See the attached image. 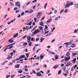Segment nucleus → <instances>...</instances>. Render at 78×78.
Segmentation results:
<instances>
[{
  "label": "nucleus",
  "instance_id": "nucleus-31",
  "mask_svg": "<svg viewBox=\"0 0 78 78\" xmlns=\"http://www.w3.org/2000/svg\"><path fill=\"white\" fill-rule=\"evenodd\" d=\"M44 58V56L42 55H41L40 56V59H42V58Z\"/></svg>",
  "mask_w": 78,
  "mask_h": 78
},
{
  "label": "nucleus",
  "instance_id": "nucleus-2",
  "mask_svg": "<svg viewBox=\"0 0 78 78\" xmlns=\"http://www.w3.org/2000/svg\"><path fill=\"white\" fill-rule=\"evenodd\" d=\"M15 5L16 6L19 7L20 8V3L19 2H16L15 3Z\"/></svg>",
  "mask_w": 78,
  "mask_h": 78
},
{
  "label": "nucleus",
  "instance_id": "nucleus-16",
  "mask_svg": "<svg viewBox=\"0 0 78 78\" xmlns=\"http://www.w3.org/2000/svg\"><path fill=\"white\" fill-rule=\"evenodd\" d=\"M12 58V57L11 56H9L7 58V59H11Z\"/></svg>",
  "mask_w": 78,
  "mask_h": 78
},
{
  "label": "nucleus",
  "instance_id": "nucleus-21",
  "mask_svg": "<svg viewBox=\"0 0 78 78\" xmlns=\"http://www.w3.org/2000/svg\"><path fill=\"white\" fill-rule=\"evenodd\" d=\"M30 11V12H29V14H30V13H32L34 11L32 9H30L29 10Z\"/></svg>",
  "mask_w": 78,
  "mask_h": 78
},
{
  "label": "nucleus",
  "instance_id": "nucleus-60",
  "mask_svg": "<svg viewBox=\"0 0 78 78\" xmlns=\"http://www.w3.org/2000/svg\"><path fill=\"white\" fill-rule=\"evenodd\" d=\"M36 20H37V18L36 17H35L34 18V21L35 22H36Z\"/></svg>",
  "mask_w": 78,
  "mask_h": 78
},
{
  "label": "nucleus",
  "instance_id": "nucleus-20",
  "mask_svg": "<svg viewBox=\"0 0 78 78\" xmlns=\"http://www.w3.org/2000/svg\"><path fill=\"white\" fill-rule=\"evenodd\" d=\"M26 8V5H23L22 7V9H25V8Z\"/></svg>",
  "mask_w": 78,
  "mask_h": 78
},
{
  "label": "nucleus",
  "instance_id": "nucleus-4",
  "mask_svg": "<svg viewBox=\"0 0 78 78\" xmlns=\"http://www.w3.org/2000/svg\"><path fill=\"white\" fill-rule=\"evenodd\" d=\"M70 6V2H67L65 6V8L66 9L68 8H69Z\"/></svg>",
  "mask_w": 78,
  "mask_h": 78
},
{
  "label": "nucleus",
  "instance_id": "nucleus-15",
  "mask_svg": "<svg viewBox=\"0 0 78 78\" xmlns=\"http://www.w3.org/2000/svg\"><path fill=\"white\" fill-rule=\"evenodd\" d=\"M64 11V9H63L60 11V14H61Z\"/></svg>",
  "mask_w": 78,
  "mask_h": 78
},
{
  "label": "nucleus",
  "instance_id": "nucleus-63",
  "mask_svg": "<svg viewBox=\"0 0 78 78\" xmlns=\"http://www.w3.org/2000/svg\"><path fill=\"white\" fill-rule=\"evenodd\" d=\"M50 72V70H48V71L47 72V74H48Z\"/></svg>",
  "mask_w": 78,
  "mask_h": 78
},
{
  "label": "nucleus",
  "instance_id": "nucleus-19",
  "mask_svg": "<svg viewBox=\"0 0 78 78\" xmlns=\"http://www.w3.org/2000/svg\"><path fill=\"white\" fill-rule=\"evenodd\" d=\"M8 41L10 43H12V42H13V41L12 40L10 39L8 40Z\"/></svg>",
  "mask_w": 78,
  "mask_h": 78
},
{
  "label": "nucleus",
  "instance_id": "nucleus-58",
  "mask_svg": "<svg viewBox=\"0 0 78 78\" xmlns=\"http://www.w3.org/2000/svg\"><path fill=\"white\" fill-rule=\"evenodd\" d=\"M15 76V74H13L11 77V78H14V76Z\"/></svg>",
  "mask_w": 78,
  "mask_h": 78
},
{
  "label": "nucleus",
  "instance_id": "nucleus-61",
  "mask_svg": "<svg viewBox=\"0 0 78 78\" xmlns=\"http://www.w3.org/2000/svg\"><path fill=\"white\" fill-rule=\"evenodd\" d=\"M12 63L11 62H10L9 64V66H12Z\"/></svg>",
  "mask_w": 78,
  "mask_h": 78
},
{
  "label": "nucleus",
  "instance_id": "nucleus-29",
  "mask_svg": "<svg viewBox=\"0 0 78 78\" xmlns=\"http://www.w3.org/2000/svg\"><path fill=\"white\" fill-rule=\"evenodd\" d=\"M65 13H67L68 12V11L67 10V9H66L64 11Z\"/></svg>",
  "mask_w": 78,
  "mask_h": 78
},
{
  "label": "nucleus",
  "instance_id": "nucleus-62",
  "mask_svg": "<svg viewBox=\"0 0 78 78\" xmlns=\"http://www.w3.org/2000/svg\"><path fill=\"white\" fill-rule=\"evenodd\" d=\"M40 25L41 26H43V23L42 22H41Z\"/></svg>",
  "mask_w": 78,
  "mask_h": 78
},
{
  "label": "nucleus",
  "instance_id": "nucleus-36",
  "mask_svg": "<svg viewBox=\"0 0 78 78\" xmlns=\"http://www.w3.org/2000/svg\"><path fill=\"white\" fill-rule=\"evenodd\" d=\"M49 53H50V54L54 55H55V52H49Z\"/></svg>",
  "mask_w": 78,
  "mask_h": 78
},
{
  "label": "nucleus",
  "instance_id": "nucleus-17",
  "mask_svg": "<svg viewBox=\"0 0 78 78\" xmlns=\"http://www.w3.org/2000/svg\"><path fill=\"white\" fill-rule=\"evenodd\" d=\"M37 76H42V74H41V73H38L37 74Z\"/></svg>",
  "mask_w": 78,
  "mask_h": 78
},
{
  "label": "nucleus",
  "instance_id": "nucleus-54",
  "mask_svg": "<svg viewBox=\"0 0 78 78\" xmlns=\"http://www.w3.org/2000/svg\"><path fill=\"white\" fill-rule=\"evenodd\" d=\"M44 39H45V38H41V39H40V40H41L42 41H43L44 40Z\"/></svg>",
  "mask_w": 78,
  "mask_h": 78
},
{
  "label": "nucleus",
  "instance_id": "nucleus-8",
  "mask_svg": "<svg viewBox=\"0 0 78 78\" xmlns=\"http://www.w3.org/2000/svg\"><path fill=\"white\" fill-rule=\"evenodd\" d=\"M25 57V55H21L20 56V59H22V58H24Z\"/></svg>",
  "mask_w": 78,
  "mask_h": 78
},
{
  "label": "nucleus",
  "instance_id": "nucleus-39",
  "mask_svg": "<svg viewBox=\"0 0 78 78\" xmlns=\"http://www.w3.org/2000/svg\"><path fill=\"white\" fill-rule=\"evenodd\" d=\"M26 30H29V27L28 26L26 27Z\"/></svg>",
  "mask_w": 78,
  "mask_h": 78
},
{
  "label": "nucleus",
  "instance_id": "nucleus-6",
  "mask_svg": "<svg viewBox=\"0 0 78 78\" xmlns=\"http://www.w3.org/2000/svg\"><path fill=\"white\" fill-rule=\"evenodd\" d=\"M70 58V57H68L67 58H65V61L67 62V61H69V59Z\"/></svg>",
  "mask_w": 78,
  "mask_h": 78
},
{
  "label": "nucleus",
  "instance_id": "nucleus-11",
  "mask_svg": "<svg viewBox=\"0 0 78 78\" xmlns=\"http://www.w3.org/2000/svg\"><path fill=\"white\" fill-rule=\"evenodd\" d=\"M10 4L11 6H14V3H13L12 2H10Z\"/></svg>",
  "mask_w": 78,
  "mask_h": 78
},
{
  "label": "nucleus",
  "instance_id": "nucleus-34",
  "mask_svg": "<svg viewBox=\"0 0 78 78\" xmlns=\"http://www.w3.org/2000/svg\"><path fill=\"white\" fill-rule=\"evenodd\" d=\"M76 54V53H72V55L73 56H75V55H76V54Z\"/></svg>",
  "mask_w": 78,
  "mask_h": 78
},
{
  "label": "nucleus",
  "instance_id": "nucleus-64",
  "mask_svg": "<svg viewBox=\"0 0 78 78\" xmlns=\"http://www.w3.org/2000/svg\"><path fill=\"white\" fill-rule=\"evenodd\" d=\"M27 37V35L25 36L24 37H23V39H25V38Z\"/></svg>",
  "mask_w": 78,
  "mask_h": 78
},
{
  "label": "nucleus",
  "instance_id": "nucleus-59",
  "mask_svg": "<svg viewBox=\"0 0 78 78\" xmlns=\"http://www.w3.org/2000/svg\"><path fill=\"white\" fill-rule=\"evenodd\" d=\"M76 67H77V66H76V65H75L74 66L73 68H72V69H73V68H74V69H75V68H76Z\"/></svg>",
  "mask_w": 78,
  "mask_h": 78
},
{
  "label": "nucleus",
  "instance_id": "nucleus-40",
  "mask_svg": "<svg viewBox=\"0 0 78 78\" xmlns=\"http://www.w3.org/2000/svg\"><path fill=\"white\" fill-rule=\"evenodd\" d=\"M74 6L75 7L77 6V8H78V4H75L74 5Z\"/></svg>",
  "mask_w": 78,
  "mask_h": 78
},
{
  "label": "nucleus",
  "instance_id": "nucleus-47",
  "mask_svg": "<svg viewBox=\"0 0 78 78\" xmlns=\"http://www.w3.org/2000/svg\"><path fill=\"white\" fill-rule=\"evenodd\" d=\"M17 61L16 60V59H15V60H13L12 61V62H16V61Z\"/></svg>",
  "mask_w": 78,
  "mask_h": 78
},
{
  "label": "nucleus",
  "instance_id": "nucleus-18",
  "mask_svg": "<svg viewBox=\"0 0 78 78\" xmlns=\"http://www.w3.org/2000/svg\"><path fill=\"white\" fill-rule=\"evenodd\" d=\"M52 21V19H49L47 21V22H49L50 23Z\"/></svg>",
  "mask_w": 78,
  "mask_h": 78
},
{
  "label": "nucleus",
  "instance_id": "nucleus-35",
  "mask_svg": "<svg viewBox=\"0 0 78 78\" xmlns=\"http://www.w3.org/2000/svg\"><path fill=\"white\" fill-rule=\"evenodd\" d=\"M29 11H30V10H26L25 12H27V13H28V14H29Z\"/></svg>",
  "mask_w": 78,
  "mask_h": 78
},
{
  "label": "nucleus",
  "instance_id": "nucleus-28",
  "mask_svg": "<svg viewBox=\"0 0 78 78\" xmlns=\"http://www.w3.org/2000/svg\"><path fill=\"white\" fill-rule=\"evenodd\" d=\"M39 29H40V30H43V28L41 27H39Z\"/></svg>",
  "mask_w": 78,
  "mask_h": 78
},
{
  "label": "nucleus",
  "instance_id": "nucleus-9",
  "mask_svg": "<svg viewBox=\"0 0 78 78\" xmlns=\"http://www.w3.org/2000/svg\"><path fill=\"white\" fill-rule=\"evenodd\" d=\"M20 66V64H17L14 67L15 68H17V69H18V68Z\"/></svg>",
  "mask_w": 78,
  "mask_h": 78
},
{
  "label": "nucleus",
  "instance_id": "nucleus-56",
  "mask_svg": "<svg viewBox=\"0 0 78 78\" xmlns=\"http://www.w3.org/2000/svg\"><path fill=\"white\" fill-rule=\"evenodd\" d=\"M32 44V43H31V42H30V43H29V46H31Z\"/></svg>",
  "mask_w": 78,
  "mask_h": 78
},
{
  "label": "nucleus",
  "instance_id": "nucleus-14",
  "mask_svg": "<svg viewBox=\"0 0 78 78\" xmlns=\"http://www.w3.org/2000/svg\"><path fill=\"white\" fill-rule=\"evenodd\" d=\"M59 66V65H57L55 66L54 67H53V69H57L58 67V66Z\"/></svg>",
  "mask_w": 78,
  "mask_h": 78
},
{
  "label": "nucleus",
  "instance_id": "nucleus-10",
  "mask_svg": "<svg viewBox=\"0 0 78 78\" xmlns=\"http://www.w3.org/2000/svg\"><path fill=\"white\" fill-rule=\"evenodd\" d=\"M71 64V63H70V62H68L66 65V67H68V66H70V65Z\"/></svg>",
  "mask_w": 78,
  "mask_h": 78
},
{
  "label": "nucleus",
  "instance_id": "nucleus-25",
  "mask_svg": "<svg viewBox=\"0 0 78 78\" xmlns=\"http://www.w3.org/2000/svg\"><path fill=\"white\" fill-rule=\"evenodd\" d=\"M78 31L77 29H76L74 31L73 33H76Z\"/></svg>",
  "mask_w": 78,
  "mask_h": 78
},
{
  "label": "nucleus",
  "instance_id": "nucleus-3",
  "mask_svg": "<svg viewBox=\"0 0 78 78\" xmlns=\"http://www.w3.org/2000/svg\"><path fill=\"white\" fill-rule=\"evenodd\" d=\"M42 14V12H39L37 15L36 17L38 18V19H40L41 16Z\"/></svg>",
  "mask_w": 78,
  "mask_h": 78
},
{
  "label": "nucleus",
  "instance_id": "nucleus-32",
  "mask_svg": "<svg viewBox=\"0 0 78 78\" xmlns=\"http://www.w3.org/2000/svg\"><path fill=\"white\" fill-rule=\"evenodd\" d=\"M61 73V70H59V71H58V75H59V74H60Z\"/></svg>",
  "mask_w": 78,
  "mask_h": 78
},
{
  "label": "nucleus",
  "instance_id": "nucleus-45",
  "mask_svg": "<svg viewBox=\"0 0 78 78\" xmlns=\"http://www.w3.org/2000/svg\"><path fill=\"white\" fill-rule=\"evenodd\" d=\"M36 2H37V0H34V1L32 2V3H36Z\"/></svg>",
  "mask_w": 78,
  "mask_h": 78
},
{
  "label": "nucleus",
  "instance_id": "nucleus-50",
  "mask_svg": "<svg viewBox=\"0 0 78 78\" xmlns=\"http://www.w3.org/2000/svg\"><path fill=\"white\" fill-rule=\"evenodd\" d=\"M57 12H58V11L56 10H55L54 11V14H56Z\"/></svg>",
  "mask_w": 78,
  "mask_h": 78
},
{
  "label": "nucleus",
  "instance_id": "nucleus-51",
  "mask_svg": "<svg viewBox=\"0 0 78 78\" xmlns=\"http://www.w3.org/2000/svg\"><path fill=\"white\" fill-rule=\"evenodd\" d=\"M16 51L15 50H14L13 51V53L14 55L16 53Z\"/></svg>",
  "mask_w": 78,
  "mask_h": 78
},
{
  "label": "nucleus",
  "instance_id": "nucleus-37",
  "mask_svg": "<svg viewBox=\"0 0 78 78\" xmlns=\"http://www.w3.org/2000/svg\"><path fill=\"white\" fill-rule=\"evenodd\" d=\"M73 62H76V58H74L73 59Z\"/></svg>",
  "mask_w": 78,
  "mask_h": 78
},
{
  "label": "nucleus",
  "instance_id": "nucleus-26",
  "mask_svg": "<svg viewBox=\"0 0 78 78\" xmlns=\"http://www.w3.org/2000/svg\"><path fill=\"white\" fill-rule=\"evenodd\" d=\"M47 3H46L44 5V9H46V7H47Z\"/></svg>",
  "mask_w": 78,
  "mask_h": 78
},
{
  "label": "nucleus",
  "instance_id": "nucleus-33",
  "mask_svg": "<svg viewBox=\"0 0 78 78\" xmlns=\"http://www.w3.org/2000/svg\"><path fill=\"white\" fill-rule=\"evenodd\" d=\"M28 44H27V43L25 42L23 44V46H24V45H27Z\"/></svg>",
  "mask_w": 78,
  "mask_h": 78
},
{
  "label": "nucleus",
  "instance_id": "nucleus-12",
  "mask_svg": "<svg viewBox=\"0 0 78 78\" xmlns=\"http://www.w3.org/2000/svg\"><path fill=\"white\" fill-rule=\"evenodd\" d=\"M27 41H29L30 39H31V37H30L29 36H27Z\"/></svg>",
  "mask_w": 78,
  "mask_h": 78
},
{
  "label": "nucleus",
  "instance_id": "nucleus-30",
  "mask_svg": "<svg viewBox=\"0 0 78 78\" xmlns=\"http://www.w3.org/2000/svg\"><path fill=\"white\" fill-rule=\"evenodd\" d=\"M71 47L73 48L75 47V44H73L72 45H71Z\"/></svg>",
  "mask_w": 78,
  "mask_h": 78
},
{
  "label": "nucleus",
  "instance_id": "nucleus-13",
  "mask_svg": "<svg viewBox=\"0 0 78 78\" xmlns=\"http://www.w3.org/2000/svg\"><path fill=\"white\" fill-rule=\"evenodd\" d=\"M55 58V59H58V55L57 54H56L54 56Z\"/></svg>",
  "mask_w": 78,
  "mask_h": 78
},
{
  "label": "nucleus",
  "instance_id": "nucleus-53",
  "mask_svg": "<svg viewBox=\"0 0 78 78\" xmlns=\"http://www.w3.org/2000/svg\"><path fill=\"white\" fill-rule=\"evenodd\" d=\"M55 20L56 21L58 20V17H56V18H55Z\"/></svg>",
  "mask_w": 78,
  "mask_h": 78
},
{
  "label": "nucleus",
  "instance_id": "nucleus-43",
  "mask_svg": "<svg viewBox=\"0 0 78 78\" xmlns=\"http://www.w3.org/2000/svg\"><path fill=\"white\" fill-rule=\"evenodd\" d=\"M24 14H25V12H22L21 13V16H23Z\"/></svg>",
  "mask_w": 78,
  "mask_h": 78
},
{
  "label": "nucleus",
  "instance_id": "nucleus-44",
  "mask_svg": "<svg viewBox=\"0 0 78 78\" xmlns=\"http://www.w3.org/2000/svg\"><path fill=\"white\" fill-rule=\"evenodd\" d=\"M20 59H21V58H20V57L19 58H16V61H19V60H20Z\"/></svg>",
  "mask_w": 78,
  "mask_h": 78
},
{
  "label": "nucleus",
  "instance_id": "nucleus-38",
  "mask_svg": "<svg viewBox=\"0 0 78 78\" xmlns=\"http://www.w3.org/2000/svg\"><path fill=\"white\" fill-rule=\"evenodd\" d=\"M65 45H69V42H66L64 44Z\"/></svg>",
  "mask_w": 78,
  "mask_h": 78
},
{
  "label": "nucleus",
  "instance_id": "nucleus-5",
  "mask_svg": "<svg viewBox=\"0 0 78 78\" xmlns=\"http://www.w3.org/2000/svg\"><path fill=\"white\" fill-rule=\"evenodd\" d=\"M40 31H39V29H37V30H36L35 31V32H33V33H34V34H37V33H40Z\"/></svg>",
  "mask_w": 78,
  "mask_h": 78
},
{
  "label": "nucleus",
  "instance_id": "nucleus-1",
  "mask_svg": "<svg viewBox=\"0 0 78 78\" xmlns=\"http://www.w3.org/2000/svg\"><path fill=\"white\" fill-rule=\"evenodd\" d=\"M14 45V44H9L8 45H5V47H9V48H8V49L9 50V49H11V48H12V47H13V46H11V45Z\"/></svg>",
  "mask_w": 78,
  "mask_h": 78
},
{
  "label": "nucleus",
  "instance_id": "nucleus-24",
  "mask_svg": "<svg viewBox=\"0 0 78 78\" xmlns=\"http://www.w3.org/2000/svg\"><path fill=\"white\" fill-rule=\"evenodd\" d=\"M66 56H70V53L68 52L66 54Z\"/></svg>",
  "mask_w": 78,
  "mask_h": 78
},
{
  "label": "nucleus",
  "instance_id": "nucleus-46",
  "mask_svg": "<svg viewBox=\"0 0 78 78\" xmlns=\"http://www.w3.org/2000/svg\"><path fill=\"white\" fill-rule=\"evenodd\" d=\"M73 5V2L70 3V6H72V5Z\"/></svg>",
  "mask_w": 78,
  "mask_h": 78
},
{
  "label": "nucleus",
  "instance_id": "nucleus-7",
  "mask_svg": "<svg viewBox=\"0 0 78 78\" xmlns=\"http://www.w3.org/2000/svg\"><path fill=\"white\" fill-rule=\"evenodd\" d=\"M69 45H71V44H72L73 43V40H71L69 41Z\"/></svg>",
  "mask_w": 78,
  "mask_h": 78
},
{
  "label": "nucleus",
  "instance_id": "nucleus-57",
  "mask_svg": "<svg viewBox=\"0 0 78 78\" xmlns=\"http://www.w3.org/2000/svg\"><path fill=\"white\" fill-rule=\"evenodd\" d=\"M26 76L27 78H30V77H31V76H28V75Z\"/></svg>",
  "mask_w": 78,
  "mask_h": 78
},
{
  "label": "nucleus",
  "instance_id": "nucleus-55",
  "mask_svg": "<svg viewBox=\"0 0 78 78\" xmlns=\"http://www.w3.org/2000/svg\"><path fill=\"white\" fill-rule=\"evenodd\" d=\"M16 13H17V12H20V11L19 10H17L16 11Z\"/></svg>",
  "mask_w": 78,
  "mask_h": 78
},
{
  "label": "nucleus",
  "instance_id": "nucleus-49",
  "mask_svg": "<svg viewBox=\"0 0 78 78\" xmlns=\"http://www.w3.org/2000/svg\"><path fill=\"white\" fill-rule=\"evenodd\" d=\"M39 59H40V57H38L35 58V59H38V60H39Z\"/></svg>",
  "mask_w": 78,
  "mask_h": 78
},
{
  "label": "nucleus",
  "instance_id": "nucleus-42",
  "mask_svg": "<svg viewBox=\"0 0 78 78\" xmlns=\"http://www.w3.org/2000/svg\"><path fill=\"white\" fill-rule=\"evenodd\" d=\"M65 73H68V74L69 73L68 71V70H66L65 71Z\"/></svg>",
  "mask_w": 78,
  "mask_h": 78
},
{
  "label": "nucleus",
  "instance_id": "nucleus-52",
  "mask_svg": "<svg viewBox=\"0 0 78 78\" xmlns=\"http://www.w3.org/2000/svg\"><path fill=\"white\" fill-rule=\"evenodd\" d=\"M18 73H22V71L21 70H20L18 72Z\"/></svg>",
  "mask_w": 78,
  "mask_h": 78
},
{
  "label": "nucleus",
  "instance_id": "nucleus-41",
  "mask_svg": "<svg viewBox=\"0 0 78 78\" xmlns=\"http://www.w3.org/2000/svg\"><path fill=\"white\" fill-rule=\"evenodd\" d=\"M26 55V56L27 58H28L29 56V54L28 53H26L25 54Z\"/></svg>",
  "mask_w": 78,
  "mask_h": 78
},
{
  "label": "nucleus",
  "instance_id": "nucleus-27",
  "mask_svg": "<svg viewBox=\"0 0 78 78\" xmlns=\"http://www.w3.org/2000/svg\"><path fill=\"white\" fill-rule=\"evenodd\" d=\"M31 24H32V22H31V21H30L29 23V24H27V25H31Z\"/></svg>",
  "mask_w": 78,
  "mask_h": 78
},
{
  "label": "nucleus",
  "instance_id": "nucleus-48",
  "mask_svg": "<svg viewBox=\"0 0 78 78\" xmlns=\"http://www.w3.org/2000/svg\"><path fill=\"white\" fill-rule=\"evenodd\" d=\"M55 41V39H54L52 41L51 43H53V42H54Z\"/></svg>",
  "mask_w": 78,
  "mask_h": 78
},
{
  "label": "nucleus",
  "instance_id": "nucleus-23",
  "mask_svg": "<svg viewBox=\"0 0 78 78\" xmlns=\"http://www.w3.org/2000/svg\"><path fill=\"white\" fill-rule=\"evenodd\" d=\"M17 36H18L17 34H16L13 36V37H17Z\"/></svg>",
  "mask_w": 78,
  "mask_h": 78
},
{
  "label": "nucleus",
  "instance_id": "nucleus-22",
  "mask_svg": "<svg viewBox=\"0 0 78 78\" xmlns=\"http://www.w3.org/2000/svg\"><path fill=\"white\" fill-rule=\"evenodd\" d=\"M30 3H31V1L28 2L26 4V6H28V5H29Z\"/></svg>",
  "mask_w": 78,
  "mask_h": 78
}]
</instances>
